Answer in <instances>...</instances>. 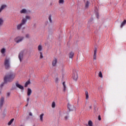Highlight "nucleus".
Wrapping results in <instances>:
<instances>
[{
  "instance_id": "30",
  "label": "nucleus",
  "mask_w": 126,
  "mask_h": 126,
  "mask_svg": "<svg viewBox=\"0 0 126 126\" xmlns=\"http://www.w3.org/2000/svg\"><path fill=\"white\" fill-rule=\"evenodd\" d=\"M99 77H100L101 78H103V74H102V72L100 71L98 74Z\"/></svg>"
},
{
  "instance_id": "7",
  "label": "nucleus",
  "mask_w": 126,
  "mask_h": 126,
  "mask_svg": "<svg viewBox=\"0 0 126 126\" xmlns=\"http://www.w3.org/2000/svg\"><path fill=\"white\" fill-rule=\"evenodd\" d=\"M3 103H4V97L1 96L0 98V109H1L2 106H3Z\"/></svg>"
},
{
  "instance_id": "23",
  "label": "nucleus",
  "mask_w": 126,
  "mask_h": 126,
  "mask_svg": "<svg viewBox=\"0 0 126 126\" xmlns=\"http://www.w3.org/2000/svg\"><path fill=\"white\" fill-rule=\"evenodd\" d=\"M43 117H44V113H42L40 115V120L41 122H43Z\"/></svg>"
},
{
  "instance_id": "21",
  "label": "nucleus",
  "mask_w": 126,
  "mask_h": 126,
  "mask_svg": "<svg viewBox=\"0 0 126 126\" xmlns=\"http://www.w3.org/2000/svg\"><path fill=\"white\" fill-rule=\"evenodd\" d=\"M38 50L39 52H41V51H42V50H43V47H42V45H39L38 46Z\"/></svg>"
},
{
  "instance_id": "3",
  "label": "nucleus",
  "mask_w": 126,
  "mask_h": 126,
  "mask_svg": "<svg viewBox=\"0 0 126 126\" xmlns=\"http://www.w3.org/2000/svg\"><path fill=\"white\" fill-rule=\"evenodd\" d=\"M26 19H25L24 18H23L22 20L21 23L17 26V30H20V29H21V27H22L23 25H25V24H26Z\"/></svg>"
},
{
  "instance_id": "17",
  "label": "nucleus",
  "mask_w": 126,
  "mask_h": 126,
  "mask_svg": "<svg viewBox=\"0 0 126 126\" xmlns=\"http://www.w3.org/2000/svg\"><path fill=\"white\" fill-rule=\"evenodd\" d=\"M90 3V2H89L88 1H87L86 3H85V8H88V7H89Z\"/></svg>"
},
{
  "instance_id": "36",
  "label": "nucleus",
  "mask_w": 126,
  "mask_h": 126,
  "mask_svg": "<svg viewBox=\"0 0 126 126\" xmlns=\"http://www.w3.org/2000/svg\"><path fill=\"white\" fill-rule=\"evenodd\" d=\"M30 36L29 34H27L26 35V38H29Z\"/></svg>"
},
{
  "instance_id": "25",
  "label": "nucleus",
  "mask_w": 126,
  "mask_h": 126,
  "mask_svg": "<svg viewBox=\"0 0 126 126\" xmlns=\"http://www.w3.org/2000/svg\"><path fill=\"white\" fill-rule=\"evenodd\" d=\"M63 91H65V89H66V86H65V82H63Z\"/></svg>"
},
{
  "instance_id": "1",
  "label": "nucleus",
  "mask_w": 126,
  "mask_h": 126,
  "mask_svg": "<svg viewBox=\"0 0 126 126\" xmlns=\"http://www.w3.org/2000/svg\"><path fill=\"white\" fill-rule=\"evenodd\" d=\"M15 77V74L13 73L12 72H10L8 73L4 77V82L2 83L0 85V88H2L3 87V86L5 83H7V82H11L13 79H14Z\"/></svg>"
},
{
  "instance_id": "47",
  "label": "nucleus",
  "mask_w": 126,
  "mask_h": 126,
  "mask_svg": "<svg viewBox=\"0 0 126 126\" xmlns=\"http://www.w3.org/2000/svg\"><path fill=\"white\" fill-rule=\"evenodd\" d=\"M20 126H22V125H20Z\"/></svg>"
},
{
  "instance_id": "41",
  "label": "nucleus",
  "mask_w": 126,
  "mask_h": 126,
  "mask_svg": "<svg viewBox=\"0 0 126 126\" xmlns=\"http://www.w3.org/2000/svg\"><path fill=\"white\" fill-rule=\"evenodd\" d=\"M89 108H90V109H92V106H89Z\"/></svg>"
},
{
  "instance_id": "8",
  "label": "nucleus",
  "mask_w": 126,
  "mask_h": 126,
  "mask_svg": "<svg viewBox=\"0 0 126 126\" xmlns=\"http://www.w3.org/2000/svg\"><path fill=\"white\" fill-rule=\"evenodd\" d=\"M20 13L26 14L27 13H29V12H31L30 10L27 11L26 9H22L20 11Z\"/></svg>"
},
{
  "instance_id": "19",
  "label": "nucleus",
  "mask_w": 126,
  "mask_h": 126,
  "mask_svg": "<svg viewBox=\"0 0 126 126\" xmlns=\"http://www.w3.org/2000/svg\"><path fill=\"white\" fill-rule=\"evenodd\" d=\"M13 121H14V119L13 118L8 123V126H11V124L13 123Z\"/></svg>"
},
{
  "instance_id": "31",
  "label": "nucleus",
  "mask_w": 126,
  "mask_h": 126,
  "mask_svg": "<svg viewBox=\"0 0 126 126\" xmlns=\"http://www.w3.org/2000/svg\"><path fill=\"white\" fill-rule=\"evenodd\" d=\"M52 108H56V103L54 101L52 103Z\"/></svg>"
},
{
  "instance_id": "22",
  "label": "nucleus",
  "mask_w": 126,
  "mask_h": 126,
  "mask_svg": "<svg viewBox=\"0 0 126 126\" xmlns=\"http://www.w3.org/2000/svg\"><path fill=\"white\" fill-rule=\"evenodd\" d=\"M89 126H93V122L91 120L89 121L88 122Z\"/></svg>"
},
{
  "instance_id": "34",
  "label": "nucleus",
  "mask_w": 126,
  "mask_h": 126,
  "mask_svg": "<svg viewBox=\"0 0 126 126\" xmlns=\"http://www.w3.org/2000/svg\"><path fill=\"white\" fill-rule=\"evenodd\" d=\"M55 82H56V83H57L58 81H59V78L56 77V78H55Z\"/></svg>"
},
{
  "instance_id": "13",
  "label": "nucleus",
  "mask_w": 126,
  "mask_h": 126,
  "mask_svg": "<svg viewBox=\"0 0 126 126\" xmlns=\"http://www.w3.org/2000/svg\"><path fill=\"white\" fill-rule=\"evenodd\" d=\"M97 48L94 47V56H93V59L94 60H96V56H97Z\"/></svg>"
},
{
  "instance_id": "29",
  "label": "nucleus",
  "mask_w": 126,
  "mask_h": 126,
  "mask_svg": "<svg viewBox=\"0 0 126 126\" xmlns=\"http://www.w3.org/2000/svg\"><path fill=\"white\" fill-rule=\"evenodd\" d=\"M59 3H60V4H63L64 3V0H59Z\"/></svg>"
},
{
  "instance_id": "35",
  "label": "nucleus",
  "mask_w": 126,
  "mask_h": 126,
  "mask_svg": "<svg viewBox=\"0 0 126 126\" xmlns=\"http://www.w3.org/2000/svg\"><path fill=\"white\" fill-rule=\"evenodd\" d=\"M6 96L7 97H9V96H10V93H7Z\"/></svg>"
},
{
  "instance_id": "45",
  "label": "nucleus",
  "mask_w": 126,
  "mask_h": 126,
  "mask_svg": "<svg viewBox=\"0 0 126 126\" xmlns=\"http://www.w3.org/2000/svg\"><path fill=\"white\" fill-rule=\"evenodd\" d=\"M13 89H14H14H16V88H14Z\"/></svg>"
},
{
  "instance_id": "12",
  "label": "nucleus",
  "mask_w": 126,
  "mask_h": 126,
  "mask_svg": "<svg viewBox=\"0 0 126 126\" xmlns=\"http://www.w3.org/2000/svg\"><path fill=\"white\" fill-rule=\"evenodd\" d=\"M57 63H58V60L56 58L52 61V66H57Z\"/></svg>"
},
{
  "instance_id": "40",
  "label": "nucleus",
  "mask_w": 126,
  "mask_h": 126,
  "mask_svg": "<svg viewBox=\"0 0 126 126\" xmlns=\"http://www.w3.org/2000/svg\"><path fill=\"white\" fill-rule=\"evenodd\" d=\"M29 97H28L27 99V101L28 102V103H29Z\"/></svg>"
},
{
  "instance_id": "38",
  "label": "nucleus",
  "mask_w": 126,
  "mask_h": 126,
  "mask_svg": "<svg viewBox=\"0 0 126 126\" xmlns=\"http://www.w3.org/2000/svg\"><path fill=\"white\" fill-rule=\"evenodd\" d=\"M96 18H99L98 16H99V14L98 13H96Z\"/></svg>"
},
{
  "instance_id": "42",
  "label": "nucleus",
  "mask_w": 126,
  "mask_h": 126,
  "mask_svg": "<svg viewBox=\"0 0 126 126\" xmlns=\"http://www.w3.org/2000/svg\"><path fill=\"white\" fill-rule=\"evenodd\" d=\"M94 113H95V112H96V108L94 107Z\"/></svg>"
},
{
  "instance_id": "11",
  "label": "nucleus",
  "mask_w": 126,
  "mask_h": 126,
  "mask_svg": "<svg viewBox=\"0 0 126 126\" xmlns=\"http://www.w3.org/2000/svg\"><path fill=\"white\" fill-rule=\"evenodd\" d=\"M23 56H24L23 52H20L19 53L18 58L20 60V62H22V60H23Z\"/></svg>"
},
{
  "instance_id": "20",
  "label": "nucleus",
  "mask_w": 126,
  "mask_h": 126,
  "mask_svg": "<svg viewBox=\"0 0 126 126\" xmlns=\"http://www.w3.org/2000/svg\"><path fill=\"white\" fill-rule=\"evenodd\" d=\"M3 19L0 18V27L3 24Z\"/></svg>"
},
{
  "instance_id": "32",
  "label": "nucleus",
  "mask_w": 126,
  "mask_h": 126,
  "mask_svg": "<svg viewBox=\"0 0 126 126\" xmlns=\"http://www.w3.org/2000/svg\"><path fill=\"white\" fill-rule=\"evenodd\" d=\"M1 54H4V53H5V48H3L1 50Z\"/></svg>"
},
{
  "instance_id": "9",
  "label": "nucleus",
  "mask_w": 126,
  "mask_h": 126,
  "mask_svg": "<svg viewBox=\"0 0 126 126\" xmlns=\"http://www.w3.org/2000/svg\"><path fill=\"white\" fill-rule=\"evenodd\" d=\"M67 108L69 111H73L74 110V106L71 105L69 103L67 104Z\"/></svg>"
},
{
  "instance_id": "10",
  "label": "nucleus",
  "mask_w": 126,
  "mask_h": 126,
  "mask_svg": "<svg viewBox=\"0 0 126 126\" xmlns=\"http://www.w3.org/2000/svg\"><path fill=\"white\" fill-rule=\"evenodd\" d=\"M63 116L64 118V121H67V120H68V118H69L68 113H63Z\"/></svg>"
},
{
  "instance_id": "4",
  "label": "nucleus",
  "mask_w": 126,
  "mask_h": 126,
  "mask_svg": "<svg viewBox=\"0 0 126 126\" xmlns=\"http://www.w3.org/2000/svg\"><path fill=\"white\" fill-rule=\"evenodd\" d=\"M78 78V74H77V71L76 70H73V79L75 81H76Z\"/></svg>"
},
{
  "instance_id": "44",
  "label": "nucleus",
  "mask_w": 126,
  "mask_h": 126,
  "mask_svg": "<svg viewBox=\"0 0 126 126\" xmlns=\"http://www.w3.org/2000/svg\"><path fill=\"white\" fill-rule=\"evenodd\" d=\"M28 103H29V102H28V103H27V105H26V107H27V106H28Z\"/></svg>"
},
{
  "instance_id": "43",
  "label": "nucleus",
  "mask_w": 126,
  "mask_h": 126,
  "mask_svg": "<svg viewBox=\"0 0 126 126\" xmlns=\"http://www.w3.org/2000/svg\"><path fill=\"white\" fill-rule=\"evenodd\" d=\"M93 21V19H91V20H90V21L91 22V21Z\"/></svg>"
},
{
  "instance_id": "18",
  "label": "nucleus",
  "mask_w": 126,
  "mask_h": 126,
  "mask_svg": "<svg viewBox=\"0 0 126 126\" xmlns=\"http://www.w3.org/2000/svg\"><path fill=\"white\" fill-rule=\"evenodd\" d=\"M126 20H125L124 22H123L121 24V25L120 26L121 28H123V27H124V26L126 25Z\"/></svg>"
},
{
  "instance_id": "2",
  "label": "nucleus",
  "mask_w": 126,
  "mask_h": 126,
  "mask_svg": "<svg viewBox=\"0 0 126 126\" xmlns=\"http://www.w3.org/2000/svg\"><path fill=\"white\" fill-rule=\"evenodd\" d=\"M9 58H6L4 60V65L6 69H8L10 67V63L9 62Z\"/></svg>"
},
{
  "instance_id": "14",
  "label": "nucleus",
  "mask_w": 126,
  "mask_h": 126,
  "mask_svg": "<svg viewBox=\"0 0 126 126\" xmlns=\"http://www.w3.org/2000/svg\"><path fill=\"white\" fill-rule=\"evenodd\" d=\"M7 6L5 4L2 5L0 8V13L1 12V11L4 9V8H6Z\"/></svg>"
},
{
  "instance_id": "27",
  "label": "nucleus",
  "mask_w": 126,
  "mask_h": 126,
  "mask_svg": "<svg viewBox=\"0 0 126 126\" xmlns=\"http://www.w3.org/2000/svg\"><path fill=\"white\" fill-rule=\"evenodd\" d=\"M48 19H49L50 23H53V21H52V16L51 15H49Z\"/></svg>"
},
{
  "instance_id": "28",
  "label": "nucleus",
  "mask_w": 126,
  "mask_h": 126,
  "mask_svg": "<svg viewBox=\"0 0 126 126\" xmlns=\"http://www.w3.org/2000/svg\"><path fill=\"white\" fill-rule=\"evenodd\" d=\"M29 84H30V81H28L27 82H26V83L25 84V87H27V86H28Z\"/></svg>"
},
{
  "instance_id": "33",
  "label": "nucleus",
  "mask_w": 126,
  "mask_h": 126,
  "mask_svg": "<svg viewBox=\"0 0 126 126\" xmlns=\"http://www.w3.org/2000/svg\"><path fill=\"white\" fill-rule=\"evenodd\" d=\"M44 57L43 56V53L42 52H40V59H43Z\"/></svg>"
},
{
  "instance_id": "39",
  "label": "nucleus",
  "mask_w": 126,
  "mask_h": 126,
  "mask_svg": "<svg viewBox=\"0 0 126 126\" xmlns=\"http://www.w3.org/2000/svg\"><path fill=\"white\" fill-rule=\"evenodd\" d=\"M29 116L32 117V116H33V114L31 112H30L29 113Z\"/></svg>"
},
{
  "instance_id": "15",
  "label": "nucleus",
  "mask_w": 126,
  "mask_h": 126,
  "mask_svg": "<svg viewBox=\"0 0 126 126\" xmlns=\"http://www.w3.org/2000/svg\"><path fill=\"white\" fill-rule=\"evenodd\" d=\"M32 94V90L30 88H28V91H27V95L28 96H30Z\"/></svg>"
},
{
  "instance_id": "37",
  "label": "nucleus",
  "mask_w": 126,
  "mask_h": 126,
  "mask_svg": "<svg viewBox=\"0 0 126 126\" xmlns=\"http://www.w3.org/2000/svg\"><path fill=\"white\" fill-rule=\"evenodd\" d=\"M98 121H101V116L100 115H99L98 117Z\"/></svg>"
},
{
  "instance_id": "24",
  "label": "nucleus",
  "mask_w": 126,
  "mask_h": 126,
  "mask_svg": "<svg viewBox=\"0 0 126 126\" xmlns=\"http://www.w3.org/2000/svg\"><path fill=\"white\" fill-rule=\"evenodd\" d=\"M86 98L87 100L89 98V95H88V92H85Z\"/></svg>"
},
{
  "instance_id": "46",
  "label": "nucleus",
  "mask_w": 126,
  "mask_h": 126,
  "mask_svg": "<svg viewBox=\"0 0 126 126\" xmlns=\"http://www.w3.org/2000/svg\"><path fill=\"white\" fill-rule=\"evenodd\" d=\"M0 94H1V92H0Z\"/></svg>"
},
{
  "instance_id": "26",
  "label": "nucleus",
  "mask_w": 126,
  "mask_h": 126,
  "mask_svg": "<svg viewBox=\"0 0 126 126\" xmlns=\"http://www.w3.org/2000/svg\"><path fill=\"white\" fill-rule=\"evenodd\" d=\"M27 21V20H30L31 19V17L29 16H26V18H24Z\"/></svg>"
},
{
  "instance_id": "5",
  "label": "nucleus",
  "mask_w": 126,
  "mask_h": 126,
  "mask_svg": "<svg viewBox=\"0 0 126 126\" xmlns=\"http://www.w3.org/2000/svg\"><path fill=\"white\" fill-rule=\"evenodd\" d=\"M23 39H24V37L18 36L15 38V42L17 43H20V42H22Z\"/></svg>"
},
{
  "instance_id": "16",
  "label": "nucleus",
  "mask_w": 126,
  "mask_h": 126,
  "mask_svg": "<svg viewBox=\"0 0 126 126\" xmlns=\"http://www.w3.org/2000/svg\"><path fill=\"white\" fill-rule=\"evenodd\" d=\"M73 56H74V53L72 52H71L69 54V59H72V58H73Z\"/></svg>"
},
{
  "instance_id": "6",
  "label": "nucleus",
  "mask_w": 126,
  "mask_h": 126,
  "mask_svg": "<svg viewBox=\"0 0 126 126\" xmlns=\"http://www.w3.org/2000/svg\"><path fill=\"white\" fill-rule=\"evenodd\" d=\"M15 86L17 88H19V89H20L21 90H24V87L19 84L18 82H16L15 83Z\"/></svg>"
}]
</instances>
